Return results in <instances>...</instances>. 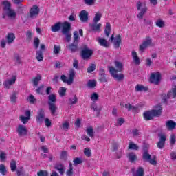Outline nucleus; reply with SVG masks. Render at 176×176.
Returning <instances> with one entry per match:
<instances>
[{
	"instance_id": "cd10ccee",
	"label": "nucleus",
	"mask_w": 176,
	"mask_h": 176,
	"mask_svg": "<svg viewBox=\"0 0 176 176\" xmlns=\"http://www.w3.org/2000/svg\"><path fill=\"white\" fill-rule=\"evenodd\" d=\"M6 13L7 16L10 17V19H16V16L17 15L16 12L12 9L9 10L8 11H6Z\"/></svg>"
},
{
	"instance_id": "2eb2a0df",
	"label": "nucleus",
	"mask_w": 176,
	"mask_h": 176,
	"mask_svg": "<svg viewBox=\"0 0 176 176\" xmlns=\"http://www.w3.org/2000/svg\"><path fill=\"white\" fill-rule=\"evenodd\" d=\"M158 137H160V140L157 143V148L159 149H163V148H164V145H166L167 137H166V135L163 133L159 134Z\"/></svg>"
},
{
	"instance_id": "20e7f679",
	"label": "nucleus",
	"mask_w": 176,
	"mask_h": 176,
	"mask_svg": "<svg viewBox=\"0 0 176 176\" xmlns=\"http://www.w3.org/2000/svg\"><path fill=\"white\" fill-rule=\"evenodd\" d=\"M74 38L73 43L67 46V48L72 53L78 52V50L79 49V34L78 33V31L74 32Z\"/></svg>"
},
{
	"instance_id": "7c9ffc66",
	"label": "nucleus",
	"mask_w": 176,
	"mask_h": 176,
	"mask_svg": "<svg viewBox=\"0 0 176 176\" xmlns=\"http://www.w3.org/2000/svg\"><path fill=\"white\" fill-rule=\"evenodd\" d=\"M67 176H73L74 175V166L72 163L69 164V169L66 171Z\"/></svg>"
},
{
	"instance_id": "b1692460",
	"label": "nucleus",
	"mask_w": 176,
	"mask_h": 176,
	"mask_svg": "<svg viewBox=\"0 0 176 176\" xmlns=\"http://www.w3.org/2000/svg\"><path fill=\"white\" fill-rule=\"evenodd\" d=\"M132 57L135 65H140V64L141 63V60H140V57H138V55L137 54V52H135V50L132 51Z\"/></svg>"
},
{
	"instance_id": "de8ad7c7",
	"label": "nucleus",
	"mask_w": 176,
	"mask_h": 176,
	"mask_svg": "<svg viewBox=\"0 0 176 176\" xmlns=\"http://www.w3.org/2000/svg\"><path fill=\"white\" fill-rule=\"evenodd\" d=\"M133 137H140L141 135V131L140 129L135 128L132 130Z\"/></svg>"
},
{
	"instance_id": "ddd939ff",
	"label": "nucleus",
	"mask_w": 176,
	"mask_h": 176,
	"mask_svg": "<svg viewBox=\"0 0 176 176\" xmlns=\"http://www.w3.org/2000/svg\"><path fill=\"white\" fill-rule=\"evenodd\" d=\"M151 45L152 38H151L150 36H147L146 37L145 41L142 43V44L140 45L139 50H140V52H142V53H144V52H145V49H146V47L151 46Z\"/></svg>"
},
{
	"instance_id": "37998d69",
	"label": "nucleus",
	"mask_w": 176,
	"mask_h": 176,
	"mask_svg": "<svg viewBox=\"0 0 176 176\" xmlns=\"http://www.w3.org/2000/svg\"><path fill=\"white\" fill-rule=\"evenodd\" d=\"M155 25L157 27H160V28H163L166 24L164 23V21H163V19H157L155 22Z\"/></svg>"
},
{
	"instance_id": "3c124183",
	"label": "nucleus",
	"mask_w": 176,
	"mask_h": 176,
	"mask_svg": "<svg viewBox=\"0 0 176 176\" xmlns=\"http://www.w3.org/2000/svg\"><path fill=\"white\" fill-rule=\"evenodd\" d=\"M60 129L67 131V130L69 129V122H68L67 121L63 122L60 126Z\"/></svg>"
},
{
	"instance_id": "4be33fe9",
	"label": "nucleus",
	"mask_w": 176,
	"mask_h": 176,
	"mask_svg": "<svg viewBox=\"0 0 176 176\" xmlns=\"http://www.w3.org/2000/svg\"><path fill=\"white\" fill-rule=\"evenodd\" d=\"M127 157L131 163H134V162H137L138 160V157L137 154L134 152H131L127 154Z\"/></svg>"
},
{
	"instance_id": "e433bc0d",
	"label": "nucleus",
	"mask_w": 176,
	"mask_h": 176,
	"mask_svg": "<svg viewBox=\"0 0 176 176\" xmlns=\"http://www.w3.org/2000/svg\"><path fill=\"white\" fill-rule=\"evenodd\" d=\"M128 149H131L132 151H138V149H140V146L134 144L133 142H130L129 145L128 146Z\"/></svg>"
},
{
	"instance_id": "680f3d73",
	"label": "nucleus",
	"mask_w": 176,
	"mask_h": 176,
	"mask_svg": "<svg viewBox=\"0 0 176 176\" xmlns=\"http://www.w3.org/2000/svg\"><path fill=\"white\" fill-rule=\"evenodd\" d=\"M84 155L87 156V157H90L91 156V150H90L89 148H85L84 149Z\"/></svg>"
},
{
	"instance_id": "5701e85b",
	"label": "nucleus",
	"mask_w": 176,
	"mask_h": 176,
	"mask_svg": "<svg viewBox=\"0 0 176 176\" xmlns=\"http://www.w3.org/2000/svg\"><path fill=\"white\" fill-rule=\"evenodd\" d=\"M54 168L57 170L60 175H63L64 173H65V166L63 164H56L54 166Z\"/></svg>"
},
{
	"instance_id": "39448f33",
	"label": "nucleus",
	"mask_w": 176,
	"mask_h": 176,
	"mask_svg": "<svg viewBox=\"0 0 176 176\" xmlns=\"http://www.w3.org/2000/svg\"><path fill=\"white\" fill-rule=\"evenodd\" d=\"M143 150L144 153H142V156L143 162H148V163L152 164V166H156V164H157L156 157H154L153 159H152V155L148 153V148H146V147H144Z\"/></svg>"
},
{
	"instance_id": "79ce46f5",
	"label": "nucleus",
	"mask_w": 176,
	"mask_h": 176,
	"mask_svg": "<svg viewBox=\"0 0 176 176\" xmlns=\"http://www.w3.org/2000/svg\"><path fill=\"white\" fill-rule=\"evenodd\" d=\"M17 163L16 162V161L14 160H11L10 162V168H11V171H12V173H14V171H16V168H17Z\"/></svg>"
},
{
	"instance_id": "5fc2aeb1",
	"label": "nucleus",
	"mask_w": 176,
	"mask_h": 176,
	"mask_svg": "<svg viewBox=\"0 0 176 176\" xmlns=\"http://www.w3.org/2000/svg\"><path fill=\"white\" fill-rule=\"evenodd\" d=\"M39 43H41V40H39V38L35 37L34 40V46L36 50L39 47Z\"/></svg>"
},
{
	"instance_id": "c85d7f7f",
	"label": "nucleus",
	"mask_w": 176,
	"mask_h": 176,
	"mask_svg": "<svg viewBox=\"0 0 176 176\" xmlns=\"http://www.w3.org/2000/svg\"><path fill=\"white\" fill-rule=\"evenodd\" d=\"M115 66L117 68V72H122L123 71V63L122 62L115 61Z\"/></svg>"
},
{
	"instance_id": "aec40b11",
	"label": "nucleus",
	"mask_w": 176,
	"mask_h": 176,
	"mask_svg": "<svg viewBox=\"0 0 176 176\" xmlns=\"http://www.w3.org/2000/svg\"><path fill=\"white\" fill-rule=\"evenodd\" d=\"M99 80L102 82H108V78H107V74H105V69L103 68L100 69Z\"/></svg>"
},
{
	"instance_id": "052dcab7",
	"label": "nucleus",
	"mask_w": 176,
	"mask_h": 176,
	"mask_svg": "<svg viewBox=\"0 0 176 176\" xmlns=\"http://www.w3.org/2000/svg\"><path fill=\"white\" fill-rule=\"evenodd\" d=\"M60 50H61V46L60 45H54V53L57 55L60 54Z\"/></svg>"
},
{
	"instance_id": "09e8293b",
	"label": "nucleus",
	"mask_w": 176,
	"mask_h": 176,
	"mask_svg": "<svg viewBox=\"0 0 176 176\" xmlns=\"http://www.w3.org/2000/svg\"><path fill=\"white\" fill-rule=\"evenodd\" d=\"M2 4L4 6V10L5 12H8V10H10V3H9L8 1H3L2 3Z\"/></svg>"
},
{
	"instance_id": "9b49d317",
	"label": "nucleus",
	"mask_w": 176,
	"mask_h": 176,
	"mask_svg": "<svg viewBox=\"0 0 176 176\" xmlns=\"http://www.w3.org/2000/svg\"><path fill=\"white\" fill-rule=\"evenodd\" d=\"M162 79V74L160 72L152 73L150 76L151 83L154 85H159L160 83V80Z\"/></svg>"
},
{
	"instance_id": "4c0bfd02",
	"label": "nucleus",
	"mask_w": 176,
	"mask_h": 176,
	"mask_svg": "<svg viewBox=\"0 0 176 176\" xmlns=\"http://www.w3.org/2000/svg\"><path fill=\"white\" fill-rule=\"evenodd\" d=\"M86 132L87 135H89L91 138H93V137H94V129H93L92 126L87 128Z\"/></svg>"
},
{
	"instance_id": "f704fd0d",
	"label": "nucleus",
	"mask_w": 176,
	"mask_h": 176,
	"mask_svg": "<svg viewBox=\"0 0 176 176\" xmlns=\"http://www.w3.org/2000/svg\"><path fill=\"white\" fill-rule=\"evenodd\" d=\"M136 91H148V87H144L142 85H138L135 87Z\"/></svg>"
},
{
	"instance_id": "69168bd1",
	"label": "nucleus",
	"mask_w": 176,
	"mask_h": 176,
	"mask_svg": "<svg viewBox=\"0 0 176 176\" xmlns=\"http://www.w3.org/2000/svg\"><path fill=\"white\" fill-rule=\"evenodd\" d=\"M0 160L1 162L6 160V153L2 151H0Z\"/></svg>"
},
{
	"instance_id": "9d476101",
	"label": "nucleus",
	"mask_w": 176,
	"mask_h": 176,
	"mask_svg": "<svg viewBox=\"0 0 176 176\" xmlns=\"http://www.w3.org/2000/svg\"><path fill=\"white\" fill-rule=\"evenodd\" d=\"M111 42H113L115 49H119L122 45V34H118L115 37V33H113L110 37Z\"/></svg>"
},
{
	"instance_id": "dca6fc26",
	"label": "nucleus",
	"mask_w": 176,
	"mask_h": 176,
	"mask_svg": "<svg viewBox=\"0 0 176 176\" xmlns=\"http://www.w3.org/2000/svg\"><path fill=\"white\" fill-rule=\"evenodd\" d=\"M45 111L43 110V109H40L37 112V116H36V120L37 123H39V124H42V123H43V121H45Z\"/></svg>"
},
{
	"instance_id": "2f4dec72",
	"label": "nucleus",
	"mask_w": 176,
	"mask_h": 176,
	"mask_svg": "<svg viewBox=\"0 0 176 176\" xmlns=\"http://www.w3.org/2000/svg\"><path fill=\"white\" fill-rule=\"evenodd\" d=\"M168 98H176V87L173 88L171 91L168 92Z\"/></svg>"
},
{
	"instance_id": "603ef678",
	"label": "nucleus",
	"mask_w": 176,
	"mask_h": 176,
	"mask_svg": "<svg viewBox=\"0 0 176 176\" xmlns=\"http://www.w3.org/2000/svg\"><path fill=\"white\" fill-rule=\"evenodd\" d=\"M14 61H15L16 64H21V58H20V55L19 54H14Z\"/></svg>"
},
{
	"instance_id": "864d4df0",
	"label": "nucleus",
	"mask_w": 176,
	"mask_h": 176,
	"mask_svg": "<svg viewBox=\"0 0 176 176\" xmlns=\"http://www.w3.org/2000/svg\"><path fill=\"white\" fill-rule=\"evenodd\" d=\"M68 156V152L67 151H63L61 153H60V160H67V157Z\"/></svg>"
},
{
	"instance_id": "c9c22d12",
	"label": "nucleus",
	"mask_w": 176,
	"mask_h": 176,
	"mask_svg": "<svg viewBox=\"0 0 176 176\" xmlns=\"http://www.w3.org/2000/svg\"><path fill=\"white\" fill-rule=\"evenodd\" d=\"M87 86L90 89H94L97 86V82L96 80H89L87 84Z\"/></svg>"
},
{
	"instance_id": "4468645a",
	"label": "nucleus",
	"mask_w": 176,
	"mask_h": 176,
	"mask_svg": "<svg viewBox=\"0 0 176 176\" xmlns=\"http://www.w3.org/2000/svg\"><path fill=\"white\" fill-rule=\"evenodd\" d=\"M16 133L19 137H25L28 134V129H27V126L20 124L16 128Z\"/></svg>"
},
{
	"instance_id": "a878e982",
	"label": "nucleus",
	"mask_w": 176,
	"mask_h": 176,
	"mask_svg": "<svg viewBox=\"0 0 176 176\" xmlns=\"http://www.w3.org/2000/svg\"><path fill=\"white\" fill-rule=\"evenodd\" d=\"M111 30H112V27H111V23H109V22H107L106 23V27L104 29V34L107 38H109V35L111 34Z\"/></svg>"
},
{
	"instance_id": "1a4fd4ad",
	"label": "nucleus",
	"mask_w": 176,
	"mask_h": 176,
	"mask_svg": "<svg viewBox=\"0 0 176 176\" xmlns=\"http://www.w3.org/2000/svg\"><path fill=\"white\" fill-rule=\"evenodd\" d=\"M108 69H109V72H110L111 75L113 76L114 78L116 79V80H118V82H122V80L124 79V74H118V70H116L115 67L112 66H109Z\"/></svg>"
},
{
	"instance_id": "6e6d98bb",
	"label": "nucleus",
	"mask_w": 176,
	"mask_h": 176,
	"mask_svg": "<svg viewBox=\"0 0 176 176\" xmlns=\"http://www.w3.org/2000/svg\"><path fill=\"white\" fill-rule=\"evenodd\" d=\"M32 39V32L30 30H28L26 32V41L28 42H31V40Z\"/></svg>"
},
{
	"instance_id": "774afa93",
	"label": "nucleus",
	"mask_w": 176,
	"mask_h": 176,
	"mask_svg": "<svg viewBox=\"0 0 176 176\" xmlns=\"http://www.w3.org/2000/svg\"><path fill=\"white\" fill-rule=\"evenodd\" d=\"M168 98V95L166 94H163L162 95V100L163 104H167V99Z\"/></svg>"
},
{
	"instance_id": "f257e3e1",
	"label": "nucleus",
	"mask_w": 176,
	"mask_h": 176,
	"mask_svg": "<svg viewBox=\"0 0 176 176\" xmlns=\"http://www.w3.org/2000/svg\"><path fill=\"white\" fill-rule=\"evenodd\" d=\"M62 28V30H61ZM71 23L68 21H65L63 23L58 22L51 27L52 32H58L61 30L63 35L65 36L66 42H71L72 34H71Z\"/></svg>"
},
{
	"instance_id": "bb28decb",
	"label": "nucleus",
	"mask_w": 176,
	"mask_h": 176,
	"mask_svg": "<svg viewBox=\"0 0 176 176\" xmlns=\"http://www.w3.org/2000/svg\"><path fill=\"white\" fill-rule=\"evenodd\" d=\"M91 28L93 31L101 32V23L97 24V23L94 22V23L91 25Z\"/></svg>"
},
{
	"instance_id": "ea45409f",
	"label": "nucleus",
	"mask_w": 176,
	"mask_h": 176,
	"mask_svg": "<svg viewBox=\"0 0 176 176\" xmlns=\"http://www.w3.org/2000/svg\"><path fill=\"white\" fill-rule=\"evenodd\" d=\"M101 17H102V13L100 12H96L93 19L94 23H97L98 21L101 20Z\"/></svg>"
},
{
	"instance_id": "bf43d9fd",
	"label": "nucleus",
	"mask_w": 176,
	"mask_h": 176,
	"mask_svg": "<svg viewBox=\"0 0 176 176\" xmlns=\"http://www.w3.org/2000/svg\"><path fill=\"white\" fill-rule=\"evenodd\" d=\"M19 119L21 122L23 123V124H25L26 123H28V121L30 120V117H24L23 116H21L19 117Z\"/></svg>"
},
{
	"instance_id": "338daca9",
	"label": "nucleus",
	"mask_w": 176,
	"mask_h": 176,
	"mask_svg": "<svg viewBox=\"0 0 176 176\" xmlns=\"http://www.w3.org/2000/svg\"><path fill=\"white\" fill-rule=\"evenodd\" d=\"M38 176H49V173L47 170H40L37 173Z\"/></svg>"
},
{
	"instance_id": "6ab92c4d",
	"label": "nucleus",
	"mask_w": 176,
	"mask_h": 176,
	"mask_svg": "<svg viewBox=\"0 0 176 176\" xmlns=\"http://www.w3.org/2000/svg\"><path fill=\"white\" fill-rule=\"evenodd\" d=\"M96 41H98L99 45L102 46L103 47L108 48L111 46V44L109 42H108L105 38H101V37H98Z\"/></svg>"
},
{
	"instance_id": "7ed1b4c3",
	"label": "nucleus",
	"mask_w": 176,
	"mask_h": 176,
	"mask_svg": "<svg viewBox=\"0 0 176 176\" xmlns=\"http://www.w3.org/2000/svg\"><path fill=\"white\" fill-rule=\"evenodd\" d=\"M56 102H57V95L51 94L48 96V105L52 115H56V111H57Z\"/></svg>"
},
{
	"instance_id": "473e14b6",
	"label": "nucleus",
	"mask_w": 176,
	"mask_h": 176,
	"mask_svg": "<svg viewBox=\"0 0 176 176\" xmlns=\"http://www.w3.org/2000/svg\"><path fill=\"white\" fill-rule=\"evenodd\" d=\"M125 108H126V109H128L129 111H133V112H135V111L138 109V107L133 106L130 103L125 104Z\"/></svg>"
},
{
	"instance_id": "423d86ee",
	"label": "nucleus",
	"mask_w": 176,
	"mask_h": 176,
	"mask_svg": "<svg viewBox=\"0 0 176 176\" xmlns=\"http://www.w3.org/2000/svg\"><path fill=\"white\" fill-rule=\"evenodd\" d=\"M136 7L138 10H140L138 14V19H139L140 21H141L148 11V7L145 3H141V1L137 2Z\"/></svg>"
},
{
	"instance_id": "4d7b16f0",
	"label": "nucleus",
	"mask_w": 176,
	"mask_h": 176,
	"mask_svg": "<svg viewBox=\"0 0 176 176\" xmlns=\"http://www.w3.org/2000/svg\"><path fill=\"white\" fill-rule=\"evenodd\" d=\"M59 96H60V97H64V96H65V93H67V88L65 87H60L59 91Z\"/></svg>"
},
{
	"instance_id": "8fccbe9b",
	"label": "nucleus",
	"mask_w": 176,
	"mask_h": 176,
	"mask_svg": "<svg viewBox=\"0 0 176 176\" xmlns=\"http://www.w3.org/2000/svg\"><path fill=\"white\" fill-rule=\"evenodd\" d=\"M87 71L88 74H91L93 71H96V64L91 63L90 66H89L88 68L87 69Z\"/></svg>"
},
{
	"instance_id": "f03ea898",
	"label": "nucleus",
	"mask_w": 176,
	"mask_h": 176,
	"mask_svg": "<svg viewBox=\"0 0 176 176\" xmlns=\"http://www.w3.org/2000/svg\"><path fill=\"white\" fill-rule=\"evenodd\" d=\"M155 109H153L149 111H146L144 113L143 116L146 120H152L153 118L162 116L163 112V107L160 104H157L155 107Z\"/></svg>"
},
{
	"instance_id": "393cba45",
	"label": "nucleus",
	"mask_w": 176,
	"mask_h": 176,
	"mask_svg": "<svg viewBox=\"0 0 176 176\" xmlns=\"http://www.w3.org/2000/svg\"><path fill=\"white\" fill-rule=\"evenodd\" d=\"M6 39L8 45H10L11 43H13L14 39H16V36L13 33H8L6 36Z\"/></svg>"
},
{
	"instance_id": "a19ab883",
	"label": "nucleus",
	"mask_w": 176,
	"mask_h": 176,
	"mask_svg": "<svg viewBox=\"0 0 176 176\" xmlns=\"http://www.w3.org/2000/svg\"><path fill=\"white\" fill-rule=\"evenodd\" d=\"M91 109H93L94 111H95V112H97V116H100V112H101V109H98V107L97 106V104H96V103H93L91 105Z\"/></svg>"
},
{
	"instance_id": "412c9836",
	"label": "nucleus",
	"mask_w": 176,
	"mask_h": 176,
	"mask_svg": "<svg viewBox=\"0 0 176 176\" xmlns=\"http://www.w3.org/2000/svg\"><path fill=\"white\" fill-rule=\"evenodd\" d=\"M166 127L167 130L171 131V130H175L176 127V122L173 120H168L166 122Z\"/></svg>"
},
{
	"instance_id": "0eeeda50",
	"label": "nucleus",
	"mask_w": 176,
	"mask_h": 176,
	"mask_svg": "<svg viewBox=\"0 0 176 176\" xmlns=\"http://www.w3.org/2000/svg\"><path fill=\"white\" fill-rule=\"evenodd\" d=\"M76 74V72H75V70L74 69H71L69 72L68 79L67 78V76L65 75H62L60 76V79L64 83L72 85V83H74V79L75 78Z\"/></svg>"
},
{
	"instance_id": "49530a36",
	"label": "nucleus",
	"mask_w": 176,
	"mask_h": 176,
	"mask_svg": "<svg viewBox=\"0 0 176 176\" xmlns=\"http://www.w3.org/2000/svg\"><path fill=\"white\" fill-rule=\"evenodd\" d=\"M0 173L3 176L6 175L8 170H6V166H5V165L0 164Z\"/></svg>"
},
{
	"instance_id": "6e6552de",
	"label": "nucleus",
	"mask_w": 176,
	"mask_h": 176,
	"mask_svg": "<svg viewBox=\"0 0 176 176\" xmlns=\"http://www.w3.org/2000/svg\"><path fill=\"white\" fill-rule=\"evenodd\" d=\"M93 50L87 47V45H84L81 50L80 56L82 60H90V57L93 56Z\"/></svg>"
},
{
	"instance_id": "e2e57ef3",
	"label": "nucleus",
	"mask_w": 176,
	"mask_h": 176,
	"mask_svg": "<svg viewBox=\"0 0 176 176\" xmlns=\"http://www.w3.org/2000/svg\"><path fill=\"white\" fill-rule=\"evenodd\" d=\"M28 101H29L30 104H35V101H36V99H35V97L34 96V95H30L28 98Z\"/></svg>"
},
{
	"instance_id": "f8f14e48",
	"label": "nucleus",
	"mask_w": 176,
	"mask_h": 176,
	"mask_svg": "<svg viewBox=\"0 0 176 176\" xmlns=\"http://www.w3.org/2000/svg\"><path fill=\"white\" fill-rule=\"evenodd\" d=\"M39 12H41L39 7L36 5L33 6L30 10L28 15L29 19H36V17L39 16Z\"/></svg>"
},
{
	"instance_id": "c756f323",
	"label": "nucleus",
	"mask_w": 176,
	"mask_h": 176,
	"mask_svg": "<svg viewBox=\"0 0 176 176\" xmlns=\"http://www.w3.org/2000/svg\"><path fill=\"white\" fill-rule=\"evenodd\" d=\"M42 80V76H37L32 79V82L34 85V86H38L39 85V82Z\"/></svg>"
},
{
	"instance_id": "f3484780",
	"label": "nucleus",
	"mask_w": 176,
	"mask_h": 176,
	"mask_svg": "<svg viewBox=\"0 0 176 176\" xmlns=\"http://www.w3.org/2000/svg\"><path fill=\"white\" fill-rule=\"evenodd\" d=\"M16 80H17V76H12V78L6 80L3 85L6 89H10V86H12V85H14V83H16Z\"/></svg>"
},
{
	"instance_id": "0e129e2a",
	"label": "nucleus",
	"mask_w": 176,
	"mask_h": 176,
	"mask_svg": "<svg viewBox=\"0 0 176 176\" xmlns=\"http://www.w3.org/2000/svg\"><path fill=\"white\" fill-rule=\"evenodd\" d=\"M91 100H92V101H98V93H93L91 95Z\"/></svg>"
},
{
	"instance_id": "a211bd4d",
	"label": "nucleus",
	"mask_w": 176,
	"mask_h": 176,
	"mask_svg": "<svg viewBox=\"0 0 176 176\" xmlns=\"http://www.w3.org/2000/svg\"><path fill=\"white\" fill-rule=\"evenodd\" d=\"M79 17L82 23H87L89 20V12L86 10H82L79 14Z\"/></svg>"
},
{
	"instance_id": "13d9d810",
	"label": "nucleus",
	"mask_w": 176,
	"mask_h": 176,
	"mask_svg": "<svg viewBox=\"0 0 176 176\" xmlns=\"http://www.w3.org/2000/svg\"><path fill=\"white\" fill-rule=\"evenodd\" d=\"M45 87V85H41L40 87H38L37 89H36L35 91L37 93V94H43V88Z\"/></svg>"
},
{
	"instance_id": "72a5a7b5",
	"label": "nucleus",
	"mask_w": 176,
	"mask_h": 176,
	"mask_svg": "<svg viewBox=\"0 0 176 176\" xmlns=\"http://www.w3.org/2000/svg\"><path fill=\"white\" fill-rule=\"evenodd\" d=\"M36 58L38 61H43V52L42 50H38L36 54Z\"/></svg>"
},
{
	"instance_id": "a18cd8bd",
	"label": "nucleus",
	"mask_w": 176,
	"mask_h": 176,
	"mask_svg": "<svg viewBox=\"0 0 176 176\" xmlns=\"http://www.w3.org/2000/svg\"><path fill=\"white\" fill-rule=\"evenodd\" d=\"M74 166H78V164H82L83 160L82 158L76 157L73 160Z\"/></svg>"
},
{
	"instance_id": "c03bdc74",
	"label": "nucleus",
	"mask_w": 176,
	"mask_h": 176,
	"mask_svg": "<svg viewBox=\"0 0 176 176\" xmlns=\"http://www.w3.org/2000/svg\"><path fill=\"white\" fill-rule=\"evenodd\" d=\"M69 102L70 105H75V104L78 102V97H76V95H74L73 98H69Z\"/></svg>"
},
{
	"instance_id": "58836bf2",
	"label": "nucleus",
	"mask_w": 176,
	"mask_h": 176,
	"mask_svg": "<svg viewBox=\"0 0 176 176\" xmlns=\"http://www.w3.org/2000/svg\"><path fill=\"white\" fill-rule=\"evenodd\" d=\"M144 168L139 167L136 170V173H134L133 176H144Z\"/></svg>"
}]
</instances>
